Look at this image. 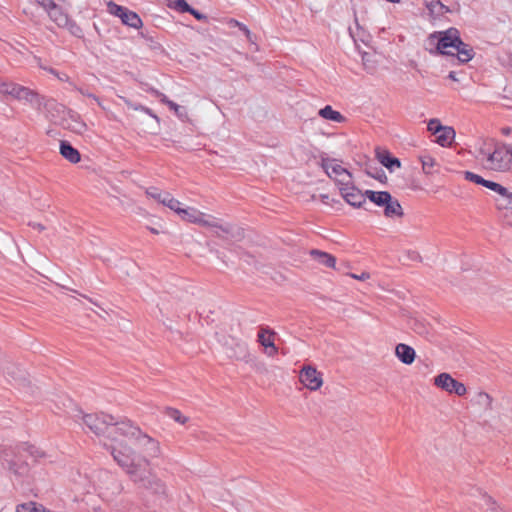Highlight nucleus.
Segmentation results:
<instances>
[{"label":"nucleus","instance_id":"obj_32","mask_svg":"<svg viewBox=\"0 0 512 512\" xmlns=\"http://www.w3.org/2000/svg\"><path fill=\"white\" fill-rule=\"evenodd\" d=\"M159 203L163 204L164 206H167L174 212H177L181 206L180 201L173 198L172 195L168 192H164L163 197L160 199Z\"/></svg>","mask_w":512,"mask_h":512},{"label":"nucleus","instance_id":"obj_58","mask_svg":"<svg viewBox=\"0 0 512 512\" xmlns=\"http://www.w3.org/2000/svg\"><path fill=\"white\" fill-rule=\"evenodd\" d=\"M320 198L322 200L323 203L327 204L328 203V200H329V196L327 194H321L320 195Z\"/></svg>","mask_w":512,"mask_h":512},{"label":"nucleus","instance_id":"obj_43","mask_svg":"<svg viewBox=\"0 0 512 512\" xmlns=\"http://www.w3.org/2000/svg\"><path fill=\"white\" fill-rule=\"evenodd\" d=\"M23 87L24 86H21V85L13 83L11 88H10V91H9L8 95H10V96L14 97L15 99H17L19 97L20 90Z\"/></svg>","mask_w":512,"mask_h":512},{"label":"nucleus","instance_id":"obj_5","mask_svg":"<svg viewBox=\"0 0 512 512\" xmlns=\"http://www.w3.org/2000/svg\"><path fill=\"white\" fill-rule=\"evenodd\" d=\"M430 44H435V50H430L431 54H441L448 56H455V53L447 51L448 48H455L457 44L461 43L460 33L456 28H449L445 31L434 32L430 34Z\"/></svg>","mask_w":512,"mask_h":512},{"label":"nucleus","instance_id":"obj_25","mask_svg":"<svg viewBox=\"0 0 512 512\" xmlns=\"http://www.w3.org/2000/svg\"><path fill=\"white\" fill-rule=\"evenodd\" d=\"M364 171L369 177L378 180L382 184H385L387 182V176H386L384 170L382 168L376 166L374 163H371V162L365 163Z\"/></svg>","mask_w":512,"mask_h":512},{"label":"nucleus","instance_id":"obj_3","mask_svg":"<svg viewBox=\"0 0 512 512\" xmlns=\"http://www.w3.org/2000/svg\"><path fill=\"white\" fill-rule=\"evenodd\" d=\"M82 421L95 435L105 436L114 442L118 441L119 432L116 427L121 421H115L112 415L105 413L84 414Z\"/></svg>","mask_w":512,"mask_h":512},{"label":"nucleus","instance_id":"obj_6","mask_svg":"<svg viewBox=\"0 0 512 512\" xmlns=\"http://www.w3.org/2000/svg\"><path fill=\"white\" fill-rule=\"evenodd\" d=\"M207 220L205 228L211 229L214 235L218 238L235 241H240L244 238L243 228L237 225L222 222L220 219L212 215H210Z\"/></svg>","mask_w":512,"mask_h":512},{"label":"nucleus","instance_id":"obj_30","mask_svg":"<svg viewBox=\"0 0 512 512\" xmlns=\"http://www.w3.org/2000/svg\"><path fill=\"white\" fill-rule=\"evenodd\" d=\"M506 201L503 203V205H500L497 207L499 210H503V217L507 224L512 226V192L510 191L507 195V198H505Z\"/></svg>","mask_w":512,"mask_h":512},{"label":"nucleus","instance_id":"obj_61","mask_svg":"<svg viewBox=\"0 0 512 512\" xmlns=\"http://www.w3.org/2000/svg\"><path fill=\"white\" fill-rule=\"evenodd\" d=\"M78 126L79 127L75 129L78 132H81L86 127V125L84 123H78Z\"/></svg>","mask_w":512,"mask_h":512},{"label":"nucleus","instance_id":"obj_29","mask_svg":"<svg viewBox=\"0 0 512 512\" xmlns=\"http://www.w3.org/2000/svg\"><path fill=\"white\" fill-rule=\"evenodd\" d=\"M20 448L24 454L34 458L36 461L46 457L45 451L33 444L24 443Z\"/></svg>","mask_w":512,"mask_h":512},{"label":"nucleus","instance_id":"obj_56","mask_svg":"<svg viewBox=\"0 0 512 512\" xmlns=\"http://www.w3.org/2000/svg\"><path fill=\"white\" fill-rule=\"evenodd\" d=\"M87 97L92 98L93 100H95V101L97 102V104H98L100 107L104 108V107L102 106V103L100 102L99 98H98L96 95H94V94H92V93H89V94H87Z\"/></svg>","mask_w":512,"mask_h":512},{"label":"nucleus","instance_id":"obj_41","mask_svg":"<svg viewBox=\"0 0 512 512\" xmlns=\"http://www.w3.org/2000/svg\"><path fill=\"white\" fill-rule=\"evenodd\" d=\"M146 194L147 196L157 200L158 202H160V199L163 197V192L159 191L157 188L155 187H150L146 190Z\"/></svg>","mask_w":512,"mask_h":512},{"label":"nucleus","instance_id":"obj_11","mask_svg":"<svg viewBox=\"0 0 512 512\" xmlns=\"http://www.w3.org/2000/svg\"><path fill=\"white\" fill-rule=\"evenodd\" d=\"M299 381L308 389L315 391L318 390L323 380L321 374L311 366L303 367L299 373Z\"/></svg>","mask_w":512,"mask_h":512},{"label":"nucleus","instance_id":"obj_20","mask_svg":"<svg viewBox=\"0 0 512 512\" xmlns=\"http://www.w3.org/2000/svg\"><path fill=\"white\" fill-rule=\"evenodd\" d=\"M60 154L69 162L76 164L81 160L80 153L69 142H60Z\"/></svg>","mask_w":512,"mask_h":512},{"label":"nucleus","instance_id":"obj_19","mask_svg":"<svg viewBox=\"0 0 512 512\" xmlns=\"http://www.w3.org/2000/svg\"><path fill=\"white\" fill-rule=\"evenodd\" d=\"M310 255L313 258V260H315L317 263H319L325 267H328V268L335 267L336 258L332 254H329V253L321 251V250L312 249V250H310Z\"/></svg>","mask_w":512,"mask_h":512},{"label":"nucleus","instance_id":"obj_37","mask_svg":"<svg viewBox=\"0 0 512 512\" xmlns=\"http://www.w3.org/2000/svg\"><path fill=\"white\" fill-rule=\"evenodd\" d=\"M423 171L427 174L432 173V168L435 166V160L430 156H424L421 158Z\"/></svg>","mask_w":512,"mask_h":512},{"label":"nucleus","instance_id":"obj_24","mask_svg":"<svg viewBox=\"0 0 512 512\" xmlns=\"http://www.w3.org/2000/svg\"><path fill=\"white\" fill-rule=\"evenodd\" d=\"M318 115L323 119L330 120L336 123H343L346 118L338 111L334 110L332 106L326 105L318 111Z\"/></svg>","mask_w":512,"mask_h":512},{"label":"nucleus","instance_id":"obj_49","mask_svg":"<svg viewBox=\"0 0 512 512\" xmlns=\"http://www.w3.org/2000/svg\"><path fill=\"white\" fill-rule=\"evenodd\" d=\"M66 28H68L69 31L74 35H77L80 32V28L75 23H73L71 21H70V24Z\"/></svg>","mask_w":512,"mask_h":512},{"label":"nucleus","instance_id":"obj_42","mask_svg":"<svg viewBox=\"0 0 512 512\" xmlns=\"http://www.w3.org/2000/svg\"><path fill=\"white\" fill-rule=\"evenodd\" d=\"M174 7L181 12H188V13H189V11H191V8H192L185 0L175 1Z\"/></svg>","mask_w":512,"mask_h":512},{"label":"nucleus","instance_id":"obj_59","mask_svg":"<svg viewBox=\"0 0 512 512\" xmlns=\"http://www.w3.org/2000/svg\"><path fill=\"white\" fill-rule=\"evenodd\" d=\"M43 69L47 70L49 73L53 74L56 76V74H58V72L53 69V68H46V67H42Z\"/></svg>","mask_w":512,"mask_h":512},{"label":"nucleus","instance_id":"obj_18","mask_svg":"<svg viewBox=\"0 0 512 512\" xmlns=\"http://www.w3.org/2000/svg\"><path fill=\"white\" fill-rule=\"evenodd\" d=\"M333 161L334 160L329 158H322L321 160V166L329 177H332L333 174L336 176L346 174L351 178V174L347 169L343 168L341 165L333 164Z\"/></svg>","mask_w":512,"mask_h":512},{"label":"nucleus","instance_id":"obj_34","mask_svg":"<svg viewBox=\"0 0 512 512\" xmlns=\"http://www.w3.org/2000/svg\"><path fill=\"white\" fill-rule=\"evenodd\" d=\"M107 9L110 14L121 18L127 8L110 1L107 4Z\"/></svg>","mask_w":512,"mask_h":512},{"label":"nucleus","instance_id":"obj_62","mask_svg":"<svg viewBox=\"0 0 512 512\" xmlns=\"http://www.w3.org/2000/svg\"><path fill=\"white\" fill-rule=\"evenodd\" d=\"M510 131H511V128H509V127H506V128H503V129H502V133H503L504 135H508V134H510Z\"/></svg>","mask_w":512,"mask_h":512},{"label":"nucleus","instance_id":"obj_13","mask_svg":"<svg viewBox=\"0 0 512 512\" xmlns=\"http://www.w3.org/2000/svg\"><path fill=\"white\" fill-rule=\"evenodd\" d=\"M274 335V332L267 328H261L257 335V341L263 347V351L268 357H273L278 351L274 343Z\"/></svg>","mask_w":512,"mask_h":512},{"label":"nucleus","instance_id":"obj_46","mask_svg":"<svg viewBox=\"0 0 512 512\" xmlns=\"http://www.w3.org/2000/svg\"><path fill=\"white\" fill-rule=\"evenodd\" d=\"M12 84L13 83H9V82H0V93H2L4 95H8Z\"/></svg>","mask_w":512,"mask_h":512},{"label":"nucleus","instance_id":"obj_64","mask_svg":"<svg viewBox=\"0 0 512 512\" xmlns=\"http://www.w3.org/2000/svg\"><path fill=\"white\" fill-rule=\"evenodd\" d=\"M417 258H420L419 254L416 253V252H413V257L412 259H417Z\"/></svg>","mask_w":512,"mask_h":512},{"label":"nucleus","instance_id":"obj_31","mask_svg":"<svg viewBox=\"0 0 512 512\" xmlns=\"http://www.w3.org/2000/svg\"><path fill=\"white\" fill-rule=\"evenodd\" d=\"M159 203L163 204L164 206H167L174 212H177L181 206L180 201L173 198L172 195L168 192H164L163 197L160 199Z\"/></svg>","mask_w":512,"mask_h":512},{"label":"nucleus","instance_id":"obj_51","mask_svg":"<svg viewBox=\"0 0 512 512\" xmlns=\"http://www.w3.org/2000/svg\"><path fill=\"white\" fill-rule=\"evenodd\" d=\"M237 347L241 350V354H243V355L242 356L235 355V357L237 359H244L245 358V354H246V348L244 347V345H242L240 343H237Z\"/></svg>","mask_w":512,"mask_h":512},{"label":"nucleus","instance_id":"obj_10","mask_svg":"<svg viewBox=\"0 0 512 512\" xmlns=\"http://www.w3.org/2000/svg\"><path fill=\"white\" fill-rule=\"evenodd\" d=\"M45 11L48 13L50 19L59 27H67L70 24L68 15L62 10L61 7L56 5L52 0H36Z\"/></svg>","mask_w":512,"mask_h":512},{"label":"nucleus","instance_id":"obj_26","mask_svg":"<svg viewBox=\"0 0 512 512\" xmlns=\"http://www.w3.org/2000/svg\"><path fill=\"white\" fill-rule=\"evenodd\" d=\"M455 137V131L452 127L444 126L436 135V143L442 147L449 146Z\"/></svg>","mask_w":512,"mask_h":512},{"label":"nucleus","instance_id":"obj_2","mask_svg":"<svg viewBox=\"0 0 512 512\" xmlns=\"http://www.w3.org/2000/svg\"><path fill=\"white\" fill-rule=\"evenodd\" d=\"M119 435L130 439L144 453L143 456L148 460L158 458L162 454L161 446L158 440L144 433L138 426L129 420L121 421L116 427Z\"/></svg>","mask_w":512,"mask_h":512},{"label":"nucleus","instance_id":"obj_17","mask_svg":"<svg viewBox=\"0 0 512 512\" xmlns=\"http://www.w3.org/2000/svg\"><path fill=\"white\" fill-rule=\"evenodd\" d=\"M483 186L496 193V197H495L496 207H499L500 205H503V203H505L504 202V201H506L505 198H507V195L510 192L506 187L502 186L501 184H499L497 182L491 181V180H486V183H484Z\"/></svg>","mask_w":512,"mask_h":512},{"label":"nucleus","instance_id":"obj_8","mask_svg":"<svg viewBox=\"0 0 512 512\" xmlns=\"http://www.w3.org/2000/svg\"><path fill=\"white\" fill-rule=\"evenodd\" d=\"M434 385L450 394L454 393L457 396H463L466 393L465 385L446 372L440 373L434 378Z\"/></svg>","mask_w":512,"mask_h":512},{"label":"nucleus","instance_id":"obj_33","mask_svg":"<svg viewBox=\"0 0 512 512\" xmlns=\"http://www.w3.org/2000/svg\"><path fill=\"white\" fill-rule=\"evenodd\" d=\"M165 414L169 418L173 419L175 422L184 425L188 422L189 418L184 416L178 409L167 407L165 409Z\"/></svg>","mask_w":512,"mask_h":512},{"label":"nucleus","instance_id":"obj_15","mask_svg":"<svg viewBox=\"0 0 512 512\" xmlns=\"http://www.w3.org/2000/svg\"><path fill=\"white\" fill-rule=\"evenodd\" d=\"M395 355L405 365H411L416 357V352L410 345L399 343L395 347Z\"/></svg>","mask_w":512,"mask_h":512},{"label":"nucleus","instance_id":"obj_21","mask_svg":"<svg viewBox=\"0 0 512 512\" xmlns=\"http://www.w3.org/2000/svg\"><path fill=\"white\" fill-rule=\"evenodd\" d=\"M454 49L456 50L455 56L461 63L469 62L475 55L473 48L469 44L464 43L462 40L461 43L457 44Z\"/></svg>","mask_w":512,"mask_h":512},{"label":"nucleus","instance_id":"obj_47","mask_svg":"<svg viewBox=\"0 0 512 512\" xmlns=\"http://www.w3.org/2000/svg\"><path fill=\"white\" fill-rule=\"evenodd\" d=\"M56 77L60 80V81H65V82H68L69 85L73 88V85H75L71 80H70V77L65 74V73H58L56 74Z\"/></svg>","mask_w":512,"mask_h":512},{"label":"nucleus","instance_id":"obj_50","mask_svg":"<svg viewBox=\"0 0 512 512\" xmlns=\"http://www.w3.org/2000/svg\"><path fill=\"white\" fill-rule=\"evenodd\" d=\"M190 14H192L196 19L198 20H202V19H205L206 16L201 14L199 11L191 8V11H189Z\"/></svg>","mask_w":512,"mask_h":512},{"label":"nucleus","instance_id":"obj_27","mask_svg":"<svg viewBox=\"0 0 512 512\" xmlns=\"http://www.w3.org/2000/svg\"><path fill=\"white\" fill-rule=\"evenodd\" d=\"M122 23L132 27V28H140L142 26V20L140 17L133 11L126 9L122 17L120 18Z\"/></svg>","mask_w":512,"mask_h":512},{"label":"nucleus","instance_id":"obj_63","mask_svg":"<svg viewBox=\"0 0 512 512\" xmlns=\"http://www.w3.org/2000/svg\"><path fill=\"white\" fill-rule=\"evenodd\" d=\"M354 278H358V279H364L365 277H368V275H366L365 273H362V276L361 277H358L356 275H353Z\"/></svg>","mask_w":512,"mask_h":512},{"label":"nucleus","instance_id":"obj_45","mask_svg":"<svg viewBox=\"0 0 512 512\" xmlns=\"http://www.w3.org/2000/svg\"><path fill=\"white\" fill-rule=\"evenodd\" d=\"M153 94L160 98V101L167 105L170 108V104L173 103V101L169 100L163 93L159 92L158 90H152Z\"/></svg>","mask_w":512,"mask_h":512},{"label":"nucleus","instance_id":"obj_55","mask_svg":"<svg viewBox=\"0 0 512 512\" xmlns=\"http://www.w3.org/2000/svg\"><path fill=\"white\" fill-rule=\"evenodd\" d=\"M55 106H57V104L53 100H49V101L45 102V104H44V107L46 109H50V108L55 107Z\"/></svg>","mask_w":512,"mask_h":512},{"label":"nucleus","instance_id":"obj_54","mask_svg":"<svg viewBox=\"0 0 512 512\" xmlns=\"http://www.w3.org/2000/svg\"><path fill=\"white\" fill-rule=\"evenodd\" d=\"M125 103L127 104V106L129 108H132L134 110H140V106L141 105H136V104H133L131 101H128V100H125Z\"/></svg>","mask_w":512,"mask_h":512},{"label":"nucleus","instance_id":"obj_60","mask_svg":"<svg viewBox=\"0 0 512 512\" xmlns=\"http://www.w3.org/2000/svg\"><path fill=\"white\" fill-rule=\"evenodd\" d=\"M256 368H257V371H262V370H266L265 366L263 363H258L256 365Z\"/></svg>","mask_w":512,"mask_h":512},{"label":"nucleus","instance_id":"obj_4","mask_svg":"<svg viewBox=\"0 0 512 512\" xmlns=\"http://www.w3.org/2000/svg\"><path fill=\"white\" fill-rule=\"evenodd\" d=\"M24 453L20 447L4 448L0 451V461L2 467L8 471L10 476L16 480L23 481L29 475V465L23 460Z\"/></svg>","mask_w":512,"mask_h":512},{"label":"nucleus","instance_id":"obj_36","mask_svg":"<svg viewBox=\"0 0 512 512\" xmlns=\"http://www.w3.org/2000/svg\"><path fill=\"white\" fill-rule=\"evenodd\" d=\"M484 504L486 505V512H499V507L497 503L488 495L484 494L482 496Z\"/></svg>","mask_w":512,"mask_h":512},{"label":"nucleus","instance_id":"obj_23","mask_svg":"<svg viewBox=\"0 0 512 512\" xmlns=\"http://www.w3.org/2000/svg\"><path fill=\"white\" fill-rule=\"evenodd\" d=\"M384 215L388 218L402 217L403 209L400 202L391 196L390 201L384 204Z\"/></svg>","mask_w":512,"mask_h":512},{"label":"nucleus","instance_id":"obj_57","mask_svg":"<svg viewBox=\"0 0 512 512\" xmlns=\"http://www.w3.org/2000/svg\"><path fill=\"white\" fill-rule=\"evenodd\" d=\"M30 225H31L33 228L38 229L39 231H42V230H44V229H45V227H44L42 224H40V223H32V224H30Z\"/></svg>","mask_w":512,"mask_h":512},{"label":"nucleus","instance_id":"obj_53","mask_svg":"<svg viewBox=\"0 0 512 512\" xmlns=\"http://www.w3.org/2000/svg\"><path fill=\"white\" fill-rule=\"evenodd\" d=\"M458 73L455 72V71H450L449 74H448V78L451 79L452 81H459V78H458Z\"/></svg>","mask_w":512,"mask_h":512},{"label":"nucleus","instance_id":"obj_9","mask_svg":"<svg viewBox=\"0 0 512 512\" xmlns=\"http://www.w3.org/2000/svg\"><path fill=\"white\" fill-rule=\"evenodd\" d=\"M340 192L344 200L351 206L360 208L366 202L365 192L362 193L360 189L355 187L350 181L340 180Z\"/></svg>","mask_w":512,"mask_h":512},{"label":"nucleus","instance_id":"obj_1","mask_svg":"<svg viewBox=\"0 0 512 512\" xmlns=\"http://www.w3.org/2000/svg\"><path fill=\"white\" fill-rule=\"evenodd\" d=\"M107 449L110 451L113 459L139 489L153 496H167V486L151 468L150 460L140 457L132 447L123 442L107 446Z\"/></svg>","mask_w":512,"mask_h":512},{"label":"nucleus","instance_id":"obj_44","mask_svg":"<svg viewBox=\"0 0 512 512\" xmlns=\"http://www.w3.org/2000/svg\"><path fill=\"white\" fill-rule=\"evenodd\" d=\"M230 22L232 24H234L235 26L239 27V29L245 33L246 37L249 40H251V32H250V30L244 24H242V23H240V22H238L236 20H231Z\"/></svg>","mask_w":512,"mask_h":512},{"label":"nucleus","instance_id":"obj_16","mask_svg":"<svg viewBox=\"0 0 512 512\" xmlns=\"http://www.w3.org/2000/svg\"><path fill=\"white\" fill-rule=\"evenodd\" d=\"M17 100H23L37 110H40L43 105V98L37 92L27 87H23L20 90V94Z\"/></svg>","mask_w":512,"mask_h":512},{"label":"nucleus","instance_id":"obj_12","mask_svg":"<svg viewBox=\"0 0 512 512\" xmlns=\"http://www.w3.org/2000/svg\"><path fill=\"white\" fill-rule=\"evenodd\" d=\"M182 220L205 227L210 215H207L194 207L179 208L176 212Z\"/></svg>","mask_w":512,"mask_h":512},{"label":"nucleus","instance_id":"obj_48","mask_svg":"<svg viewBox=\"0 0 512 512\" xmlns=\"http://www.w3.org/2000/svg\"><path fill=\"white\" fill-rule=\"evenodd\" d=\"M140 110L150 115L152 118H154L157 122L160 121L159 117L153 113V111L145 106H140Z\"/></svg>","mask_w":512,"mask_h":512},{"label":"nucleus","instance_id":"obj_40","mask_svg":"<svg viewBox=\"0 0 512 512\" xmlns=\"http://www.w3.org/2000/svg\"><path fill=\"white\" fill-rule=\"evenodd\" d=\"M443 127L444 126L438 119H431L427 126L428 130L434 135H437L441 130H443Z\"/></svg>","mask_w":512,"mask_h":512},{"label":"nucleus","instance_id":"obj_14","mask_svg":"<svg viewBox=\"0 0 512 512\" xmlns=\"http://www.w3.org/2000/svg\"><path fill=\"white\" fill-rule=\"evenodd\" d=\"M375 155L377 160L390 172H394L395 169L401 167V161L399 158L393 156L387 149L376 148Z\"/></svg>","mask_w":512,"mask_h":512},{"label":"nucleus","instance_id":"obj_38","mask_svg":"<svg viewBox=\"0 0 512 512\" xmlns=\"http://www.w3.org/2000/svg\"><path fill=\"white\" fill-rule=\"evenodd\" d=\"M39 508L34 502H28L18 505L16 512H39Z\"/></svg>","mask_w":512,"mask_h":512},{"label":"nucleus","instance_id":"obj_7","mask_svg":"<svg viewBox=\"0 0 512 512\" xmlns=\"http://www.w3.org/2000/svg\"><path fill=\"white\" fill-rule=\"evenodd\" d=\"M487 166L498 172L512 171V145H497L487 154Z\"/></svg>","mask_w":512,"mask_h":512},{"label":"nucleus","instance_id":"obj_52","mask_svg":"<svg viewBox=\"0 0 512 512\" xmlns=\"http://www.w3.org/2000/svg\"><path fill=\"white\" fill-rule=\"evenodd\" d=\"M73 89L76 90L77 92H79L81 95L86 96V97H87V94H89V92L87 90H85L82 87H79L77 85H73Z\"/></svg>","mask_w":512,"mask_h":512},{"label":"nucleus","instance_id":"obj_28","mask_svg":"<svg viewBox=\"0 0 512 512\" xmlns=\"http://www.w3.org/2000/svg\"><path fill=\"white\" fill-rule=\"evenodd\" d=\"M429 12L434 16H443L451 12L448 6L444 5L440 0H432L426 4Z\"/></svg>","mask_w":512,"mask_h":512},{"label":"nucleus","instance_id":"obj_39","mask_svg":"<svg viewBox=\"0 0 512 512\" xmlns=\"http://www.w3.org/2000/svg\"><path fill=\"white\" fill-rule=\"evenodd\" d=\"M170 109L173 110L175 112V114L178 116V118L181 119L182 121H185L188 119V114H187L186 110L183 107L176 104L175 102L170 104Z\"/></svg>","mask_w":512,"mask_h":512},{"label":"nucleus","instance_id":"obj_35","mask_svg":"<svg viewBox=\"0 0 512 512\" xmlns=\"http://www.w3.org/2000/svg\"><path fill=\"white\" fill-rule=\"evenodd\" d=\"M464 178L467 181H470V182H473L475 184L482 185V186L484 185V183H486V179H484L482 176H480L476 173L470 172V171L464 172Z\"/></svg>","mask_w":512,"mask_h":512},{"label":"nucleus","instance_id":"obj_22","mask_svg":"<svg viewBox=\"0 0 512 512\" xmlns=\"http://www.w3.org/2000/svg\"><path fill=\"white\" fill-rule=\"evenodd\" d=\"M366 198H368L375 205L383 207L391 199V194L388 191H365Z\"/></svg>","mask_w":512,"mask_h":512}]
</instances>
